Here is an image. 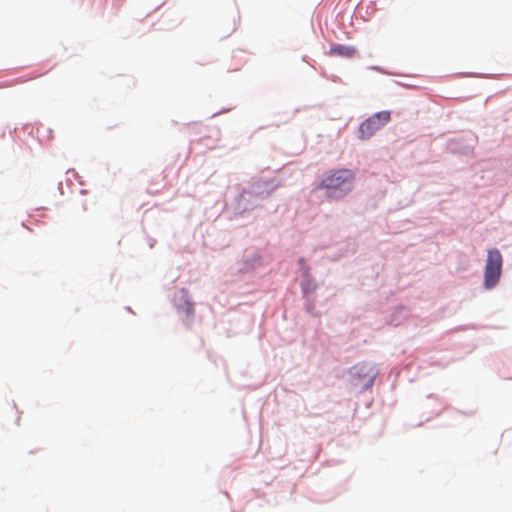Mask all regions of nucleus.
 Wrapping results in <instances>:
<instances>
[{"mask_svg": "<svg viewBox=\"0 0 512 512\" xmlns=\"http://www.w3.org/2000/svg\"><path fill=\"white\" fill-rule=\"evenodd\" d=\"M355 182V173L346 168L327 171L317 189L325 190L328 198L340 199L347 195Z\"/></svg>", "mask_w": 512, "mask_h": 512, "instance_id": "1", "label": "nucleus"}, {"mask_svg": "<svg viewBox=\"0 0 512 512\" xmlns=\"http://www.w3.org/2000/svg\"><path fill=\"white\" fill-rule=\"evenodd\" d=\"M503 258L499 250L490 249L484 271V286L487 289L495 287L502 272Z\"/></svg>", "mask_w": 512, "mask_h": 512, "instance_id": "2", "label": "nucleus"}, {"mask_svg": "<svg viewBox=\"0 0 512 512\" xmlns=\"http://www.w3.org/2000/svg\"><path fill=\"white\" fill-rule=\"evenodd\" d=\"M390 120V112L381 111L375 113L366 119L359 126V138L362 140L368 139L374 135L376 131L381 129Z\"/></svg>", "mask_w": 512, "mask_h": 512, "instance_id": "3", "label": "nucleus"}, {"mask_svg": "<svg viewBox=\"0 0 512 512\" xmlns=\"http://www.w3.org/2000/svg\"><path fill=\"white\" fill-rule=\"evenodd\" d=\"M331 55L339 56V57H346L351 58L355 55L356 49L351 46L346 45H334L330 48Z\"/></svg>", "mask_w": 512, "mask_h": 512, "instance_id": "4", "label": "nucleus"}, {"mask_svg": "<svg viewBox=\"0 0 512 512\" xmlns=\"http://www.w3.org/2000/svg\"><path fill=\"white\" fill-rule=\"evenodd\" d=\"M42 74H34L32 76H30L29 78L25 79V78H18V79H15L14 80V83L13 84H20V83H24L30 79H36L37 77L41 76Z\"/></svg>", "mask_w": 512, "mask_h": 512, "instance_id": "5", "label": "nucleus"}, {"mask_svg": "<svg viewBox=\"0 0 512 512\" xmlns=\"http://www.w3.org/2000/svg\"><path fill=\"white\" fill-rule=\"evenodd\" d=\"M308 270H309V269H308L307 267H305V268H304V274H305V275H308Z\"/></svg>", "mask_w": 512, "mask_h": 512, "instance_id": "6", "label": "nucleus"}]
</instances>
